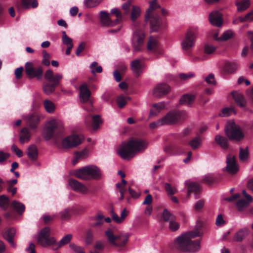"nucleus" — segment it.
Wrapping results in <instances>:
<instances>
[{
    "mask_svg": "<svg viewBox=\"0 0 253 253\" xmlns=\"http://www.w3.org/2000/svg\"><path fill=\"white\" fill-rule=\"evenodd\" d=\"M216 48L217 47L216 46H214L210 43H207L205 45L204 51L205 53L210 54L213 53Z\"/></svg>",
    "mask_w": 253,
    "mask_h": 253,
    "instance_id": "603ef678",
    "label": "nucleus"
},
{
    "mask_svg": "<svg viewBox=\"0 0 253 253\" xmlns=\"http://www.w3.org/2000/svg\"><path fill=\"white\" fill-rule=\"evenodd\" d=\"M90 152V150L88 148H85L81 151L76 152L75 154H76L81 160H83L88 156Z\"/></svg>",
    "mask_w": 253,
    "mask_h": 253,
    "instance_id": "09e8293b",
    "label": "nucleus"
},
{
    "mask_svg": "<svg viewBox=\"0 0 253 253\" xmlns=\"http://www.w3.org/2000/svg\"><path fill=\"white\" fill-rule=\"evenodd\" d=\"M31 134L30 130L27 127L22 129L19 137V140L21 143L28 142L31 138Z\"/></svg>",
    "mask_w": 253,
    "mask_h": 253,
    "instance_id": "c85d7f7f",
    "label": "nucleus"
},
{
    "mask_svg": "<svg viewBox=\"0 0 253 253\" xmlns=\"http://www.w3.org/2000/svg\"><path fill=\"white\" fill-rule=\"evenodd\" d=\"M163 218L165 221L169 222L171 220H175V216L167 209H165L163 212Z\"/></svg>",
    "mask_w": 253,
    "mask_h": 253,
    "instance_id": "49530a36",
    "label": "nucleus"
},
{
    "mask_svg": "<svg viewBox=\"0 0 253 253\" xmlns=\"http://www.w3.org/2000/svg\"><path fill=\"white\" fill-rule=\"evenodd\" d=\"M11 150L15 153L16 155L20 158L23 155V152L19 149L15 144H12L11 147Z\"/></svg>",
    "mask_w": 253,
    "mask_h": 253,
    "instance_id": "0e129e2a",
    "label": "nucleus"
},
{
    "mask_svg": "<svg viewBox=\"0 0 253 253\" xmlns=\"http://www.w3.org/2000/svg\"><path fill=\"white\" fill-rule=\"evenodd\" d=\"M22 4L24 8L29 9L30 8H36L38 6V2L37 0H21Z\"/></svg>",
    "mask_w": 253,
    "mask_h": 253,
    "instance_id": "c9c22d12",
    "label": "nucleus"
},
{
    "mask_svg": "<svg viewBox=\"0 0 253 253\" xmlns=\"http://www.w3.org/2000/svg\"><path fill=\"white\" fill-rule=\"evenodd\" d=\"M68 186L75 192L82 194H86L88 191V189L84 184L73 178L69 179Z\"/></svg>",
    "mask_w": 253,
    "mask_h": 253,
    "instance_id": "2eb2a0df",
    "label": "nucleus"
},
{
    "mask_svg": "<svg viewBox=\"0 0 253 253\" xmlns=\"http://www.w3.org/2000/svg\"><path fill=\"white\" fill-rule=\"evenodd\" d=\"M141 14L140 8L136 5H133L131 8L130 19L132 21H135Z\"/></svg>",
    "mask_w": 253,
    "mask_h": 253,
    "instance_id": "e433bc0d",
    "label": "nucleus"
},
{
    "mask_svg": "<svg viewBox=\"0 0 253 253\" xmlns=\"http://www.w3.org/2000/svg\"><path fill=\"white\" fill-rule=\"evenodd\" d=\"M91 92L86 84H84L80 86V99L83 103L89 102L91 106L92 102L90 100Z\"/></svg>",
    "mask_w": 253,
    "mask_h": 253,
    "instance_id": "a211bd4d",
    "label": "nucleus"
},
{
    "mask_svg": "<svg viewBox=\"0 0 253 253\" xmlns=\"http://www.w3.org/2000/svg\"><path fill=\"white\" fill-rule=\"evenodd\" d=\"M83 137L78 135H71L64 138V149H72L82 143Z\"/></svg>",
    "mask_w": 253,
    "mask_h": 253,
    "instance_id": "dca6fc26",
    "label": "nucleus"
},
{
    "mask_svg": "<svg viewBox=\"0 0 253 253\" xmlns=\"http://www.w3.org/2000/svg\"><path fill=\"white\" fill-rule=\"evenodd\" d=\"M224 130L226 136L231 140L239 142L245 138L244 131L233 121H229L227 123Z\"/></svg>",
    "mask_w": 253,
    "mask_h": 253,
    "instance_id": "0eeeda50",
    "label": "nucleus"
},
{
    "mask_svg": "<svg viewBox=\"0 0 253 253\" xmlns=\"http://www.w3.org/2000/svg\"><path fill=\"white\" fill-rule=\"evenodd\" d=\"M187 117L186 111L171 110L161 118L164 125H172L180 123Z\"/></svg>",
    "mask_w": 253,
    "mask_h": 253,
    "instance_id": "1a4fd4ad",
    "label": "nucleus"
},
{
    "mask_svg": "<svg viewBox=\"0 0 253 253\" xmlns=\"http://www.w3.org/2000/svg\"><path fill=\"white\" fill-rule=\"evenodd\" d=\"M166 104L164 102H159L154 104L152 106V108L150 111L149 118L154 117L165 108Z\"/></svg>",
    "mask_w": 253,
    "mask_h": 253,
    "instance_id": "bb28decb",
    "label": "nucleus"
},
{
    "mask_svg": "<svg viewBox=\"0 0 253 253\" xmlns=\"http://www.w3.org/2000/svg\"><path fill=\"white\" fill-rule=\"evenodd\" d=\"M189 144L193 149H198L202 144V139L199 137H195L189 142Z\"/></svg>",
    "mask_w": 253,
    "mask_h": 253,
    "instance_id": "a18cd8bd",
    "label": "nucleus"
},
{
    "mask_svg": "<svg viewBox=\"0 0 253 253\" xmlns=\"http://www.w3.org/2000/svg\"><path fill=\"white\" fill-rule=\"evenodd\" d=\"M209 20L212 25L216 27L221 26L223 22L222 15L217 11H214L210 13Z\"/></svg>",
    "mask_w": 253,
    "mask_h": 253,
    "instance_id": "aec40b11",
    "label": "nucleus"
},
{
    "mask_svg": "<svg viewBox=\"0 0 253 253\" xmlns=\"http://www.w3.org/2000/svg\"><path fill=\"white\" fill-rule=\"evenodd\" d=\"M131 68L134 75L139 76L142 72L143 65L138 59H136L131 62Z\"/></svg>",
    "mask_w": 253,
    "mask_h": 253,
    "instance_id": "a878e982",
    "label": "nucleus"
},
{
    "mask_svg": "<svg viewBox=\"0 0 253 253\" xmlns=\"http://www.w3.org/2000/svg\"><path fill=\"white\" fill-rule=\"evenodd\" d=\"M239 67L238 64L235 62H226L224 66V71L227 73L235 72Z\"/></svg>",
    "mask_w": 253,
    "mask_h": 253,
    "instance_id": "473e14b6",
    "label": "nucleus"
},
{
    "mask_svg": "<svg viewBox=\"0 0 253 253\" xmlns=\"http://www.w3.org/2000/svg\"><path fill=\"white\" fill-rule=\"evenodd\" d=\"M50 229L48 227H45L39 232L38 238V243L43 247L52 246L54 250H57L61 247L63 244V238L59 243L56 241L53 237H50Z\"/></svg>",
    "mask_w": 253,
    "mask_h": 253,
    "instance_id": "423d86ee",
    "label": "nucleus"
},
{
    "mask_svg": "<svg viewBox=\"0 0 253 253\" xmlns=\"http://www.w3.org/2000/svg\"><path fill=\"white\" fill-rule=\"evenodd\" d=\"M11 206L13 209L19 214L22 213L25 209L24 204L17 201H14L11 203Z\"/></svg>",
    "mask_w": 253,
    "mask_h": 253,
    "instance_id": "4c0bfd02",
    "label": "nucleus"
},
{
    "mask_svg": "<svg viewBox=\"0 0 253 253\" xmlns=\"http://www.w3.org/2000/svg\"><path fill=\"white\" fill-rule=\"evenodd\" d=\"M105 235L110 243L117 247L124 246L127 242L128 239L127 234L121 233L115 235L110 229L105 232Z\"/></svg>",
    "mask_w": 253,
    "mask_h": 253,
    "instance_id": "9d476101",
    "label": "nucleus"
},
{
    "mask_svg": "<svg viewBox=\"0 0 253 253\" xmlns=\"http://www.w3.org/2000/svg\"><path fill=\"white\" fill-rule=\"evenodd\" d=\"M170 87L165 84H159L155 87L153 93L156 96H160L170 91Z\"/></svg>",
    "mask_w": 253,
    "mask_h": 253,
    "instance_id": "412c9836",
    "label": "nucleus"
},
{
    "mask_svg": "<svg viewBox=\"0 0 253 253\" xmlns=\"http://www.w3.org/2000/svg\"><path fill=\"white\" fill-rule=\"evenodd\" d=\"M144 39V33L140 30L134 32L131 42L133 49L135 51H141L142 49Z\"/></svg>",
    "mask_w": 253,
    "mask_h": 253,
    "instance_id": "4468645a",
    "label": "nucleus"
},
{
    "mask_svg": "<svg viewBox=\"0 0 253 253\" xmlns=\"http://www.w3.org/2000/svg\"><path fill=\"white\" fill-rule=\"evenodd\" d=\"M42 135L44 139H52L54 144L58 148L63 146V128L61 120L52 119L45 125Z\"/></svg>",
    "mask_w": 253,
    "mask_h": 253,
    "instance_id": "f257e3e1",
    "label": "nucleus"
},
{
    "mask_svg": "<svg viewBox=\"0 0 253 253\" xmlns=\"http://www.w3.org/2000/svg\"><path fill=\"white\" fill-rule=\"evenodd\" d=\"M205 202L203 200H198L196 202L194 205V209L196 211H199L202 209L204 206Z\"/></svg>",
    "mask_w": 253,
    "mask_h": 253,
    "instance_id": "774afa93",
    "label": "nucleus"
},
{
    "mask_svg": "<svg viewBox=\"0 0 253 253\" xmlns=\"http://www.w3.org/2000/svg\"><path fill=\"white\" fill-rule=\"evenodd\" d=\"M249 157V149L248 147H246L245 149L240 148L239 157V159L241 162H246Z\"/></svg>",
    "mask_w": 253,
    "mask_h": 253,
    "instance_id": "c03bdc74",
    "label": "nucleus"
},
{
    "mask_svg": "<svg viewBox=\"0 0 253 253\" xmlns=\"http://www.w3.org/2000/svg\"><path fill=\"white\" fill-rule=\"evenodd\" d=\"M116 187L119 189V191L120 193L121 196L120 199L122 200L124 199V193L126 191V186L122 185L120 183H117Z\"/></svg>",
    "mask_w": 253,
    "mask_h": 253,
    "instance_id": "680f3d73",
    "label": "nucleus"
},
{
    "mask_svg": "<svg viewBox=\"0 0 253 253\" xmlns=\"http://www.w3.org/2000/svg\"><path fill=\"white\" fill-rule=\"evenodd\" d=\"M90 68L93 74H95L96 73H101L102 71V67L100 66H97L96 62H92L90 65Z\"/></svg>",
    "mask_w": 253,
    "mask_h": 253,
    "instance_id": "864d4df0",
    "label": "nucleus"
},
{
    "mask_svg": "<svg viewBox=\"0 0 253 253\" xmlns=\"http://www.w3.org/2000/svg\"><path fill=\"white\" fill-rule=\"evenodd\" d=\"M149 6L145 14V20L149 22L151 30L153 32H158L162 26V19L160 17L155 13V10L161 8L158 0H151L148 1Z\"/></svg>",
    "mask_w": 253,
    "mask_h": 253,
    "instance_id": "39448f33",
    "label": "nucleus"
},
{
    "mask_svg": "<svg viewBox=\"0 0 253 253\" xmlns=\"http://www.w3.org/2000/svg\"><path fill=\"white\" fill-rule=\"evenodd\" d=\"M250 233V230L246 227L238 231L234 235L233 240L236 242H242Z\"/></svg>",
    "mask_w": 253,
    "mask_h": 253,
    "instance_id": "393cba45",
    "label": "nucleus"
},
{
    "mask_svg": "<svg viewBox=\"0 0 253 253\" xmlns=\"http://www.w3.org/2000/svg\"><path fill=\"white\" fill-rule=\"evenodd\" d=\"M226 169L231 174H235L238 171V166L234 156L229 155L227 156Z\"/></svg>",
    "mask_w": 253,
    "mask_h": 253,
    "instance_id": "6ab92c4d",
    "label": "nucleus"
},
{
    "mask_svg": "<svg viewBox=\"0 0 253 253\" xmlns=\"http://www.w3.org/2000/svg\"><path fill=\"white\" fill-rule=\"evenodd\" d=\"M44 109L49 114H53L56 110V105L52 101L45 99L43 102Z\"/></svg>",
    "mask_w": 253,
    "mask_h": 253,
    "instance_id": "7c9ffc66",
    "label": "nucleus"
},
{
    "mask_svg": "<svg viewBox=\"0 0 253 253\" xmlns=\"http://www.w3.org/2000/svg\"><path fill=\"white\" fill-rule=\"evenodd\" d=\"M197 35V33L194 29H189L186 32L181 42V46L183 50H190L195 46Z\"/></svg>",
    "mask_w": 253,
    "mask_h": 253,
    "instance_id": "9b49d317",
    "label": "nucleus"
},
{
    "mask_svg": "<svg viewBox=\"0 0 253 253\" xmlns=\"http://www.w3.org/2000/svg\"><path fill=\"white\" fill-rule=\"evenodd\" d=\"M253 202V197L247 193L246 190L242 191V195L238 198L236 203V207L240 211H244Z\"/></svg>",
    "mask_w": 253,
    "mask_h": 253,
    "instance_id": "f8f14e48",
    "label": "nucleus"
},
{
    "mask_svg": "<svg viewBox=\"0 0 253 253\" xmlns=\"http://www.w3.org/2000/svg\"><path fill=\"white\" fill-rule=\"evenodd\" d=\"M100 21L101 24L106 27H112L117 24L115 21L110 19L109 14L104 11H100Z\"/></svg>",
    "mask_w": 253,
    "mask_h": 253,
    "instance_id": "5701e85b",
    "label": "nucleus"
},
{
    "mask_svg": "<svg viewBox=\"0 0 253 253\" xmlns=\"http://www.w3.org/2000/svg\"><path fill=\"white\" fill-rule=\"evenodd\" d=\"M235 102L241 107H243L245 105V101L243 94L239 91H235L231 93Z\"/></svg>",
    "mask_w": 253,
    "mask_h": 253,
    "instance_id": "c756f323",
    "label": "nucleus"
},
{
    "mask_svg": "<svg viewBox=\"0 0 253 253\" xmlns=\"http://www.w3.org/2000/svg\"><path fill=\"white\" fill-rule=\"evenodd\" d=\"M153 198L151 195L148 194L143 202H142V205H147V206H151V204L152 203Z\"/></svg>",
    "mask_w": 253,
    "mask_h": 253,
    "instance_id": "338daca9",
    "label": "nucleus"
},
{
    "mask_svg": "<svg viewBox=\"0 0 253 253\" xmlns=\"http://www.w3.org/2000/svg\"><path fill=\"white\" fill-rule=\"evenodd\" d=\"M239 11H243L247 9L250 5L249 0H241L236 3Z\"/></svg>",
    "mask_w": 253,
    "mask_h": 253,
    "instance_id": "58836bf2",
    "label": "nucleus"
},
{
    "mask_svg": "<svg viewBox=\"0 0 253 253\" xmlns=\"http://www.w3.org/2000/svg\"><path fill=\"white\" fill-rule=\"evenodd\" d=\"M64 44H65L67 48L66 50V54L68 55L70 53L71 49L73 47V43L72 39L68 37L64 32Z\"/></svg>",
    "mask_w": 253,
    "mask_h": 253,
    "instance_id": "79ce46f5",
    "label": "nucleus"
},
{
    "mask_svg": "<svg viewBox=\"0 0 253 253\" xmlns=\"http://www.w3.org/2000/svg\"><path fill=\"white\" fill-rule=\"evenodd\" d=\"M69 247L75 253H84V249L82 246L72 243L70 244Z\"/></svg>",
    "mask_w": 253,
    "mask_h": 253,
    "instance_id": "3c124183",
    "label": "nucleus"
},
{
    "mask_svg": "<svg viewBox=\"0 0 253 253\" xmlns=\"http://www.w3.org/2000/svg\"><path fill=\"white\" fill-rule=\"evenodd\" d=\"M27 154L30 160L35 161L37 160L38 155L37 147L35 145H30L27 150Z\"/></svg>",
    "mask_w": 253,
    "mask_h": 253,
    "instance_id": "cd10ccee",
    "label": "nucleus"
},
{
    "mask_svg": "<svg viewBox=\"0 0 253 253\" xmlns=\"http://www.w3.org/2000/svg\"><path fill=\"white\" fill-rule=\"evenodd\" d=\"M185 184L189 188V192L192 191H197L199 190V185L194 182H191L189 180L185 182Z\"/></svg>",
    "mask_w": 253,
    "mask_h": 253,
    "instance_id": "8fccbe9b",
    "label": "nucleus"
},
{
    "mask_svg": "<svg viewBox=\"0 0 253 253\" xmlns=\"http://www.w3.org/2000/svg\"><path fill=\"white\" fill-rule=\"evenodd\" d=\"M165 189L168 195H173L177 192V190L175 188H172L169 183L165 184Z\"/></svg>",
    "mask_w": 253,
    "mask_h": 253,
    "instance_id": "e2e57ef3",
    "label": "nucleus"
},
{
    "mask_svg": "<svg viewBox=\"0 0 253 253\" xmlns=\"http://www.w3.org/2000/svg\"><path fill=\"white\" fill-rule=\"evenodd\" d=\"M215 142L223 149H227L228 147V140L224 136L220 135H216L215 136Z\"/></svg>",
    "mask_w": 253,
    "mask_h": 253,
    "instance_id": "72a5a7b5",
    "label": "nucleus"
},
{
    "mask_svg": "<svg viewBox=\"0 0 253 253\" xmlns=\"http://www.w3.org/2000/svg\"><path fill=\"white\" fill-rule=\"evenodd\" d=\"M101 123V120L99 115H95L92 117V126L94 129H97Z\"/></svg>",
    "mask_w": 253,
    "mask_h": 253,
    "instance_id": "4d7b16f0",
    "label": "nucleus"
},
{
    "mask_svg": "<svg viewBox=\"0 0 253 253\" xmlns=\"http://www.w3.org/2000/svg\"><path fill=\"white\" fill-rule=\"evenodd\" d=\"M195 99V96L191 94H184L179 100V104L180 105H185L187 106L190 105Z\"/></svg>",
    "mask_w": 253,
    "mask_h": 253,
    "instance_id": "f704fd0d",
    "label": "nucleus"
},
{
    "mask_svg": "<svg viewBox=\"0 0 253 253\" xmlns=\"http://www.w3.org/2000/svg\"><path fill=\"white\" fill-rule=\"evenodd\" d=\"M42 54V63L45 66H49L50 65L49 59H50V55L45 50H43Z\"/></svg>",
    "mask_w": 253,
    "mask_h": 253,
    "instance_id": "bf43d9fd",
    "label": "nucleus"
},
{
    "mask_svg": "<svg viewBox=\"0 0 253 253\" xmlns=\"http://www.w3.org/2000/svg\"><path fill=\"white\" fill-rule=\"evenodd\" d=\"M233 36L234 32L232 30H227L222 34L220 40L222 41H227L232 38Z\"/></svg>",
    "mask_w": 253,
    "mask_h": 253,
    "instance_id": "5fc2aeb1",
    "label": "nucleus"
},
{
    "mask_svg": "<svg viewBox=\"0 0 253 253\" xmlns=\"http://www.w3.org/2000/svg\"><path fill=\"white\" fill-rule=\"evenodd\" d=\"M232 112L235 114H236V112L232 107H226L222 110L221 113L220 114V116L222 117L229 116Z\"/></svg>",
    "mask_w": 253,
    "mask_h": 253,
    "instance_id": "6e6d98bb",
    "label": "nucleus"
},
{
    "mask_svg": "<svg viewBox=\"0 0 253 253\" xmlns=\"http://www.w3.org/2000/svg\"><path fill=\"white\" fill-rule=\"evenodd\" d=\"M130 99V98L128 96H125L123 95H119L117 99L118 107L120 108H123L126 104L127 101Z\"/></svg>",
    "mask_w": 253,
    "mask_h": 253,
    "instance_id": "a19ab883",
    "label": "nucleus"
},
{
    "mask_svg": "<svg viewBox=\"0 0 253 253\" xmlns=\"http://www.w3.org/2000/svg\"><path fill=\"white\" fill-rule=\"evenodd\" d=\"M111 13L115 14L116 17H117V19L114 20L115 22L117 24L118 22L121 21L122 15V14L119 10V9L117 8H114L111 9Z\"/></svg>",
    "mask_w": 253,
    "mask_h": 253,
    "instance_id": "13d9d810",
    "label": "nucleus"
},
{
    "mask_svg": "<svg viewBox=\"0 0 253 253\" xmlns=\"http://www.w3.org/2000/svg\"><path fill=\"white\" fill-rule=\"evenodd\" d=\"M163 125H164L162 121L161 118H160V119L158 120L157 121L150 123L149 125V127L151 129H154L160 126H163Z\"/></svg>",
    "mask_w": 253,
    "mask_h": 253,
    "instance_id": "69168bd1",
    "label": "nucleus"
},
{
    "mask_svg": "<svg viewBox=\"0 0 253 253\" xmlns=\"http://www.w3.org/2000/svg\"><path fill=\"white\" fill-rule=\"evenodd\" d=\"M9 205V198L4 195L0 196V207L4 210H6Z\"/></svg>",
    "mask_w": 253,
    "mask_h": 253,
    "instance_id": "37998d69",
    "label": "nucleus"
},
{
    "mask_svg": "<svg viewBox=\"0 0 253 253\" xmlns=\"http://www.w3.org/2000/svg\"><path fill=\"white\" fill-rule=\"evenodd\" d=\"M216 179V177L213 173H208L205 175L203 177V181L209 184L212 183L215 181Z\"/></svg>",
    "mask_w": 253,
    "mask_h": 253,
    "instance_id": "de8ad7c7",
    "label": "nucleus"
},
{
    "mask_svg": "<svg viewBox=\"0 0 253 253\" xmlns=\"http://www.w3.org/2000/svg\"><path fill=\"white\" fill-rule=\"evenodd\" d=\"M148 142L144 139H137L124 143L118 150L117 153L122 159L129 160L137 153L144 151L148 147Z\"/></svg>",
    "mask_w": 253,
    "mask_h": 253,
    "instance_id": "7ed1b4c3",
    "label": "nucleus"
},
{
    "mask_svg": "<svg viewBox=\"0 0 253 253\" xmlns=\"http://www.w3.org/2000/svg\"><path fill=\"white\" fill-rule=\"evenodd\" d=\"M25 72L30 78H36L38 80L42 79L43 70L40 66H35L31 62H28L25 64Z\"/></svg>",
    "mask_w": 253,
    "mask_h": 253,
    "instance_id": "ddd939ff",
    "label": "nucleus"
},
{
    "mask_svg": "<svg viewBox=\"0 0 253 253\" xmlns=\"http://www.w3.org/2000/svg\"><path fill=\"white\" fill-rule=\"evenodd\" d=\"M103 0H84V6L87 8H93L98 5Z\"/></svg>",
    "mask_w": 253,
    "mask_h": 253,
    "instance_id": "ea45409f",
    "label": "nucleus"
},
{
    "mask_svg": "<svg viewBox=\"0 0 253 253\" xmlns=\"http://www.w3.org/2000/svg\"><path fill=\"white\" fill-rule=\"evenodd\" d=\"M16 234V230L14 228H10L7 229L4 234V238L9 243L10 246L15 248L16 244L14 242V238Z\"/></svg>",
    "mask_w": 253,
    "mask_h": 253,
    "instance_id": "b1692460",
    "label": "nucleus"
},
{
    "mask_svg": "<svg viewBox=\"0 0 253 253\" xmlns=\"http://www.w3.org/2000/svg\"><path fill=\"white\" fill-rule=\"evenodd\" d=\"M179 228V224L175 220H171L169 222V228L172 231L178 230Z\"/></svg>",
    "mask_w": 253,
    "mask_h": 253,
    "instance_id": "052dcab7",
    "label": "nucleus"
},
{
    "mask_svg": "<svg viewBox=\"0 0 253 253\" xmlns=\"http://www.w3.org/2000/svg\"><path fill=\"white\" fill-rule=\"evenodd\" d=\"M62 76L59 74H54L51 70H47L44 74V79L48 83H44L43 85V91L46 94H50L54 90L55 87L59 84V81L62 79Z\"/></svg>",
    "mask_w": 253,
    "mask_h": 253,
    "instance_id": "6e6552de",
    "label": "nucleus"
},
{
    "mask_svg": "<svg viewBox=\"0 0 253 253\" xmlns=\"http://www.w3.org/2000/svg\"><path fill=\"white\" fill-rule=\"evenodd\" d=\"M70 176L84 181L99 180L103 174L101 169L95 165H87L79 169L71 170L69 171Z\"/></svg>",
    "mask_w": 253,
    "mask_h": 253,
    "instance_id": "20e7f679",
    "label": "nucleus"
},
{
    "mask_svg": "<svg viewBox=\"0 0 253 253\" xmlns=\"http://www.w3.org/2000/svg\"><path fill=\"white\" fill-rule=\"evenodd\" d=\"M26 124L31 128L35 129L37 127L41 119V116L36 113L29 114L23 118Z\"/></svg>",
    "mask_w": 253,
    "mask_h": 253,
    "instance_id": "f3484780",
    "label": "nucleus"
},
{
    "mask_svg": "<svg viewBox=\"0 0 253 253\" xmlns=\"http://www.w3.org/2000/svg\"><path fill=\"white\" fill-rule=\"evenodd\" d=\"M158 48L159 42L158 40L153 37H150L147 43V49L149 51L156 52Z\"/></svg>",
    "mask_w": 253,
    "mask_h": 253,
    "instance_id": "2f4dec72",
    "label": "nucleus"
},
{
    "mask_svg": "<svg viewBox=\"0 0 253 253\" xmlns=\"http://www.w3.org/2000/svg\"><path fill=\"white\" fill-rule=\"evenodd\" d=\"M110 213L113 221L118 224H120L125 220L128 215V211L126 209H124L121 212L120 217L113 210H111Z\"/></svg>",
    "mask_w": 253,
    "mask_h": 253,
    "instance_id": "4be33fe9",
    "label": "nucleus"
},
{
    "mask_svg": "<svg viewBox=\"0 0 253 253\" xmlns=\"http://www.w3.org/2000/svg\"><path fill=\"white\" fill-rule=\"evenodd\" d=\"M201 235L199 230L192 231L178 237L174 241V246L179 250L188 253H195L201 249L200 240L192 241L194 238Z\"/></svg>",
    "mask_w": 253,
    "mask_h": 253,
    "instance_id": "f03ea898",
    "label": "nucleus"
}]
</instances>
